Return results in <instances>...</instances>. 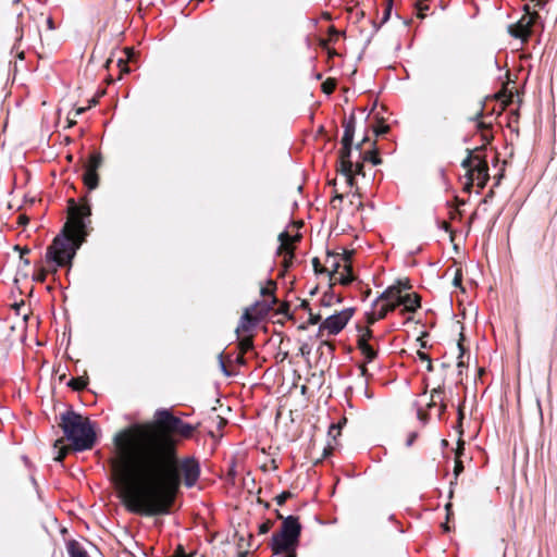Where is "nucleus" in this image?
<instances>
[{
    "label": "nucleus",
    "instance_id": "e2e57ef3",
    "mask_svg": "<svg viewBox=\"0 0 557 557\" xmlns=\"http://www.w3.org/2000/svg\"><path fill=\"white\" fill-rule=\"evenodd\" d=\"M462 419H463V411H462L461 407L459 406V408H458V421L460 422Z\"/></svg>",
    "mask_w": 557,
    "mask_h": 557
},
{
    "label": "nucleus",
    "instance_id": "7ed1b4c3",
    "mask_svg": "<svg viewBox=\"0 0 557 557\" xmlns=\"http://www.w3.org/2000/svg\"><path fill=\"white\" fill-rule=\"evenodd\" d=\"M90 214L91 210L88 203L78 206L74 199L69 200L70 219L47 248V262L54 263L55 267H64L72 262L76 250L87 235L85 219Z\"/></svg>",
    "mask_w": 557,
    "mask_h": 557
},
{
    "label": "nucleus",
    "instance_id": "c85d7f7f",
    "mask_svg": "<svg viewBox=\"0 0 557 557\" xmlns=\"http://www.w3.org/2000/svg\"><path fill=\"white\" fill-rule=\"evenodd\" d=\"M242 352H246L252 348V339L250 337L243 338L239 343Z\"/></svg>",
    "mask_w": 557,
    "mask_h": 557
},
{
    "label": "nucleus",
    "instance_id": "774afa93",
    "mask_svg": "<svg viewBox=\"0 0 557 557\" xmlns=\"http://www.w3.org/2000/svg\"><path fill=\"white\" fill-rule=\"evenodd\" d=\"M360 371H361V375H363V376L368 375V370H367V368L364 366L360 367Z\"/></svg>",
    "mask_w": 557,
    "mask_h": 557
},
{
    "label": "nucleus",
    "instance_id": "ea45409f",
    "mask_svg": "<svg viewBox=\"0 0 557 557\" xmlns=\"http://www.w3.org/2000/svg\"><path fill=\"white\" fill-rule=\"evenodd\" d=\"M341 433V425L339 424H332L329 430V435L333 436L334 438L336 435Z\"/></svg>",
    "mask_w": 557,
    "mask_h": 557
},
{
    "label": "nucleus",
    "instance_id": "69168bd1",
    "mask_svg": "<svg viewBox=\"0 0 557 557\" xmlns=\"http://www.w3.org/2000/svg\"><path fill=\"white\" fill-rule=\"evenodd\" d=\"M37 278H38V281L44 282V281H45V278H46V272H45V271H41Z\"/></svg>",
    "mask_w": 557,
    "mask_h": 557
},
{
    "label": "nucleus",
    "instance_id": "412c9836",
    "mask_svg": "<svg viewBox=\"0 0 557 557\" xmlns=\"http://www.w3.org/2000/svg\"><path fill=\"white\" fill-rule=\"evenodd\" d=\"M372 336V331L367 329L358 338V348L363 351L364 347H369L368 341Z\"/></svg>",
    "mask_w": 557,
    "mask_h": 557
},
{
    "label": "nucleus",
    "instance_id": "7c9ffc66",
    "mask_svg": "<svg viewBox=\"0 0 557 557\" xmlns=\"http://www.w3.org/2000/svg\"><path fill=\"white\" fill-rule=\"evenodd\" d=\"M478 128L482 132V138L488 143L492 139V135L487 133V126L483 122H479Z\"/></svg>",
    "mask_w": 557,
    "mask_h": 557
},
{
    "label": "nucleus",
    "instance_id": "f257e3e1",
    "mask_svg": "<svg viewBox=\"0 0 557 557\" xmlns=\"http://www.w3.org/2000/svg\"><path fill=\"white\" fill-rule=\"evenodd\" d=\"M183 420L172 416L163 429L135 424L114 436L111 471L123 505L143 516L168 515L182 483L193 487L200 475L194 457L180 459L175 434Z\"/></svg>",
    "mask_w": 557,
    "mask_h": 557
},
{
    "label": "nucleus",
    "instance_id": "e433bc0d",
    "mask_svg": "<svg viewBox=\"0 0 557 557\" xmlns=\"http://www.w3.org/2000/svg\"><path fill=\"white\" fill-rule=\"evenodd\" d=\"M322 88L324 92L331 94L335 89V82L326 81L325 83H323Z\"/></svg>",
    "mask_w": 557,
    "mask_h": 557
},
{
    "label": "nucleus",
    "instance_id": "f8f14e48",
    "mask_svg": "<svg viewBox=\"0 0 557 557\" xmlns=\"http://www.w3.org/2000/svg\"><path fill=\"white\" fill-rule=\"evenodd\" d=\"M344 126V135L342 141L352 143L355 128H356V117L354 114L349 116L348 120H345L343 123Z\"/></svg>",
    "mask_w": 557,
    "mask_h": 557
},
{
    "label": "nucleus",
    "instance_id": "603ef678",
    "mask_svg": "<svg viewBox=\"0 0 557 557\" xmlns=\"http://www.w3.org/2000/svg\"><path fill=\"white\" fill-rule=\"evenodd\" d=\"M363 174V164L362 163H357L356 164V169L354 170V174Z\"/></svg>",
    "mask_w": 557,
    "mask_h": 557
},
{
    "label": "nucleus",
    "instance_id": "c756f323",
    "mask_svg": "<svg viewBox=\"0 0 557 557\" xmlns=\"http://www.w3.org/2000/svg\"><path fill=\"white\" fill-rule=\"evenodd\" d=\"M252 320H253V318L251 317L249 311L246 310L240 319V325L237 327V332L239 331V329L247 330L246 322H250Z\"/></svg>",
    "mask_w": 557,
    "mask_h": 557
},
{
    "label": "nucleus",
    "instance_id": "de8ad7c7",
    "mask_svg": "<svg viewBox=\"0 0 557 557\" xmlns=\"http://www.w3.org/2000/svg\"><path fill=\"white\" fill-rule=\"evenodd\" d=\"M379 320H380V319L377 318V313H376V311H374V312H372V313H370V314L368 315V323H369V324H373V323H375V322H376V321H379Z\"/></svg>",
    "mask_w": 557,
    "mask_h": 557
},
{
    "label": "nucleus",
    "instance_id": "8fccbe9b",
    "mask_svg": "<svg viewBox=\"0 0 557 557\" xmlns=\"http://www.w3.org/2000/svg\"><path fill=\"white\" fill-rule=\"evenodd\" d=\"M29 252V249L25 248L23 250H21V260L22 262L25 264V265H29V260L24 258V255L25 253H28Z\"/></svg>",
    "mask_w": 557,
    "mask_h": 557
},
{
    "label": "nucleus",
    "instance_id": "052dcab7",
    "mask_svg": "<svg viewBox=\"0 0 557 557\" xmlns=\"http://www.w3.org/2000/svg\"><path fill=\"white\" fill-rule=\"evenodd\" d=\"M446 410V404L444 400L440 403V416Z\"/></svg>",
    "mask_w": 557,
    "mask_h": 557
},
{
    "label": "nucleus",
    "instance_id": "a878e982",
    "mask_svg": "<svg viewBox=\"0 0 557 557\" xmlns=\"http://www.w3.org/2000/svg\"><path fill=\"white\" fill-rule=\"evenodd\" d=\"M276 285L273 281H269L268 286L261 288L262 296H272V302L275 304L277 299L274 297L273 293Z\"/></svg>",
    "mask_w": 557,
    "mask_h": 557
},
{
    "label": "nucleus",
    "instance_id": "39448f33",
    "mask_svg": "<svg viewBox=\"0 0 557 557\" xmlns=\"http://www.w3.org/2000/svg\"><path fill=\"white\" fill-rule=\"evenodd\" d=\"M276 516L278 519H282L283 522L281 531L272 535L271 548L274 555L282 554V549L298 546L301 533V525L297 517H283L278 511H276Z\"/></svg>",
    "mask_w": 557,
    "mask_h": 557
},
{
    "label": "nucleus",
    "instance_id": "f3484780",
    "mask_svg": "<svg viewBox=\"0 0 557 557\" xmlns=\"http://www.w3.org/2000/svg\"><path fill=\"white\" fill-rule=\"evenodd\" d=\"M102 164V157L99 152L92 153L89 158L88 163L86 164V169L98 171V169Z\"/></svg>",
    "mask_w": 557,
    "mask_h": 557
},
{
    "label": "nucleus",
    "instance_id": "9d476101",
    "mask_svg": "<svg viewBox=\"0 0 557 557\" xmlns=\"http://www.w3.org/2000/svg\"><path fill=\"white\" fill-rule=\"evenodd\" d=\"M472 181L476 180L478 185L483 188L490 178L488 165L484 158L478 157L473 170L469 174Z\"/></svg>",
    "mask_w": 557,
    "mask_h": 557
},
{
    "label": "nucleus",
    "instance_id": "58836bf2",
    "mask_svg": "<svg viewBox=\"0 0 557 557\" xmlns=\"http://www.w3.org/2000/svg\"><path fill=\"white\" fill-rule=\"evenodd\" d=\"M350 205L356 206L357 209H361L363 207V203L360 200V196L356 194L351 196Z\"/></svg>",
    "mask_w": 557,
    "mask_h": 557
},
{
    "label": "nucleus",
    "instance_id": "1a4fd4ad",
    "mask_svg": "<svg viewBox=\"0 0 557 557\" xmlns=\"http://www.w3.org/2000/svg\"><path fill=\"white\" fill-rule=\"evenodd\" d=\"M410 286L408 285V283L403 284L400 282H398V284L396 285L389 286L375 299V301L373 302V307H379V304L382 300L388 304L394 302L396 304V307L399 306L403 297V289H407Z\"/></svg>",
    "mask_w": 557,
    "mask_h": 557
},
{
    "label": "nucleus",
    "instance_id": "37998d69",
    "mask_svg": "<svg viewBox=\"0 0 557 557\" xmlns=\"http://www.w3.org/2000/svg\"><path fill=\"white\" fill-rule=\"evenodd\" d=\"M189 557L188 555H186L185 550H184V547L182 545H178L175 549V554L173 557Z\"/></svg>",
    "mask_w": 557,
    "mask_h": 557
},
{
    "label": "nucleus",
    "instance_id": "6e6552de",
    "mask_svg": "<svg viewBox=\"0 0 557 557\" xmlns=\"http://www.w3.org/2000/svg\"><path fill=\"white\" fill-rule=\"evenodd\" d=\"M339 151V169L338 171L346 177L347 184L354 186V163L350 161L352 143L342 141Z\"/></svg>",
    "mask_w": 557,
    "mask_h": 557
},
{
    "label": "nucleus",
    "instance_id": "680f3d73",
    "mask_svg": "<svg viewBox=\"0 0 557 557\" xmlns=\"http://www.w3.org/2000/svg\"><path fill=\"white\" fill-rule=\"evenodd\" d=\"M426 370L429 372H432L433 371V363H432V359H430L428 362H426Z\"/></svg>",
    "mask_w": 557,
    "mask_h": 557
},
{
    "label": "nucleus",
    "instance_id": "f704fd0d",
    "mask_svg": "<svg viewBox=\"0 0 557 557\" xmlns=\"http://www.w3.org/2000/svg\"><path fill=\"white\" fill-rule=\"evenodd\" d=\"M273 525V522L271 520H267L265 522H263L262 524H260L259 527V533L260 534H265L268 533L271 528Z\"/></svg>",
    "mask_w": 557,
    "mask_h": 557
},
{
    "label": "nucleus",
    "instance_id": "c03bdc74",
    "mask_svg": "<svg viewBox=\"0 0 557 557\" xmlns=\"http://www.w3.org/2000/svg\"><path fill=\"white\" fill-rule=\"evenodd\" d=\"M463 470L462 462L457 460L454 469L455 476L457 478Z\"/></svg>",
    "mask_w": 557,
    "mask_h": 557
},
{
    "label": "nucleus",
    "instance_id": "79ce46f5",
    "mask_svg": "<svg viewBox=\"0 0 557 557\" xmlns=\"http://www.w3.org/2000/svg\"><path fill=\"white\" fill-rule=\"evenodd\" d=\"M296 547L297 546H293L292 548L282 549V553H286L285 557H297Z\"/></svg>",
    "mask_w": 557,
    "mask_h": 557
},
{
    "label": "nucleus",
    "instance_id": "2eb2a0df",
    "mask_svg": "<svg viewBox=\"0 0 557 557\" xmlns=\"http://www.w3.org/2000/svg\"><path fill=\"white\" fill-rule=\"evenodd\" d=\"M67 553L70 557H89L87 552L76 541L67 543Z\"/></svg>",
    "mask_w": 557,
    "mask_h": 557
},
{
    "label": "nucleus",
    "instance_id": "2f4dec72",
    "mask_svg": "<svg viewBox=\"0 0 557 557\" xmlns=\"http://www.w3.org/2000/svg\"><path fill=\"white\" fill-rule=\"evenodd\" d=\"M337 259V256H332V271H330V276L331 278H333V276L337 275V273L339 272L338 269L341 267V264L338 263V261L336 260Z\"/></svg>",
    "mask_w": 557,
    "mask_h": 557
},
{
    "label": "nucleus",
    "instance_id": "4be33fe9",
    "mask_svg": "<svg viewBox=\"0 0 557 557\" xmlns=\"http://www.w3.org/2000/svg\"><path fill=\"white\" fill-rule=\"evenodd\" d=\"M62 444H63V440H62V438L57 440V441L54 442V447H55V448H59V450H58V455L54 457V460H55V461H62V460L64 459L65 455H66V454H67V451H69V448H67V447H64Z\"/></svg>",
    "mask_w": 557,
    "mask_h": 557
},
{
    "label": "nucleus",
    "instance_id": "0e129e2a",
    "mask_svg": "<svg viewBox=\"0 0 557 557\" xmlns=\"http://www.w3.org/2000/svg\"><path fill=\"white\" fill-rule=\"evenodd\" d=\"M300 352H301L302 355L308 354V352H309L308 346H307V345L301 346V347H300Z\"/></svg>",
    "mask_w": 557,
    "mask_h": 557
},
{
    "label": "nucleus",
    "instance_id": "9b49d317",
    "mask_svg": "<svg viewBox=\"0 0 557 557\" xmlns=\"http://www.w3.org/2000/svg\"><path fill=\"white\" fill-rule=\"evenodd\" d=\"M400 305L404 306L403 312H414L420 307V297L417 294H406L401 297Z\"/></svg>",
    "mask_w": 557,
    "mask_h": 557
},
{
    "label": "nucleus",
    "instance_id": "a19ab883",
    "mask_svg": "<svg viewBox=\"0 0 557 557\" xmlns=\"http://www.w3.org/2000/svg\"><path fill=\"white\" fill-rule=\"evenodd\" d=\"M320 321H321V315L320 314H315L312 311L309 312V320H308V322L310 324L314 325V324H318Z\"/></svg>",
    "mask_w": 557,
    "mask_h": 557
},
{
    "label": "nucleus",
    "instance_id": "a18cd8bd",
    "mask_svg": "<svg viewBox=\"0 0 557 557\" xmlns=\"http://www.w3.org/2000/svg\"><path fill=\"white\" fill-rule=\"evenodd\" d=\"M418 437V433L417 432H411L407 438V446L410 447L413 442L416 441V438Z\"/></svg>",
    "mask_w": 557,
    "mask_h": 557
},
{
    "label": "nucleus",
    "instance_id": "473e14b6",
    "mask_svg": "<svg viewBox=\"0 0 557 557\" xmlns=\"http://www.w3.org/2000/svg\"><path fill=\"white\" fill-rule=\"evenodd\" d=\"M290 497H292V493L286 491V492H283L280 495H277L275 497V500L278 506H282Z\"/></svg>",
    "mask_w": 557,
    "mask_h": 557
},
{
    "label": "nucleus",
    "instance_id": "6e6d98bb",
    "mask_svg": "<svg viewBox=\"0 0 557 557\" xmlns=\"http://www.w3.org/2000/svg\"><path fill=\"white\" fill-rule=\"evenodd\" d=\"M335 200H338L341 202L343 200V195H336L333 197V199L331 200V203L334 208L336 207Z\"/></svg>",
    "mask_w": 557,
    "mask_h": 557
},
{
    "label": "nucleus",
    "instance_id": "5fc2aeb1",
    "mask_svg": "<svg viewBox=\"0 0 557 557\" xmlns=\"http://www.w3.org/2000/svg\"><path fill=\"white\" fill-rule=\"evenodd\" d=\"M366 141H368V136H364V137H363V139H362L359 144H357V145H356V149H357V150H359V151H361V150H362V147H363V144H364Z\"/></svg>",
    "mask_w": 557,
    "mask_h": 557
},
{
    "label": "nucleus",
    "instance_id": "423d86ee",
    "mask_svg": "<svg viewBox=\"0 0 557 557\" xmlns=\"http://www.w3.org/2000/svg\"><path fill=\"white\" fill-rule=\"evenodd\" d=\"M354 309L347 308L339 312H336L327 317L319 327V334L322 335L324 331H327L331 335L338 334L352 318Z\"/></svg>",
    "mask_w": 557,
    "mask_h": 557
},
{
    "label": "nucleus",
    "instance_id": "09e8293b",
    "mask_svg": "<svg viewBox=\"0 0 557 557\" xmlns=\"http://www.w3.org/2000/svg\"><path fill=\"white\" fill-rule=\"evenodd\" d=\"M417 355H418V357H419V359H420L421 361H425V362H428V361L431 359V357H430L428 354H425V352H423V351H421V350H419V351L417 352Z\"/></svg>",
    "mask_w": 557,
    "mask_h": 557
},
{
    "label": "nucleus",
    "instance_id": "6ab92c4d",
    "mask_svg": "<svg viewBox=\"0 0 557 557\" xmlns=\"http://www.w3.org/2000/svg\"><path fill=\"white\" fill-rule=\"evenodd\" d=\"M480 157L479 154H472L471 151H469L467 158L461 162V166L468 171L470 174L471 171L474 168V164L476 163V158Z\"/></svg>",
    "mask_w": 557,
    "mask_h": 557
},
{
    "label": "nucleus",
    "instance_id": "13d9d810",
    "mask_svg": "<svg viewBox=\"0 0 557 557\" xmlns=\"http://www.w3.org/2000/svg\"><path fill=\"white\" fill-rule=\"evenodd\" d=\"M28 222V218L26 215H20L18 216V223L20 224H26Z\"/></svg>",
    "mask_w": 557,
    "mask_h": 557
},
{
    "label": "nucleus",
    "instance_id": "4468645a",
    "mask_svg": "<svg viewBox=\"0 0 557 557\" xmlns=\"http://www.w3.org/2000/svg\"><path fill=\"white\" fill-rule=\"evenodd\" d=\"M332 280L337 281L342 285H348L354 280L351 274V267L349 264H345L343 271L338 272L337 275L333 276Z\"/></svg>",
    "mask_w": 557,
    "mask_h": 557
},
{
    "label": "nucleus",
    "instance_id": "b1692460",
    "mask_svg": "<svg viewBox=\"0 0 557 557\" xmlns=\"http://www.w3.org/2000/svg\"><path fill=\"white\" fill-rule=\"evenodd\" d=\"M395 309H396V304H394V302H391V304L386 302V304L382 305L376 310L377 318L379 319H384L389 311H393Z\"/></svg>",
    "mask_w": 557,
    "mask_h": 557
},
{
    "label": "nucleus",
    "instance_id": "72a5a7b5",
    "mask_svg": "<svg viewBox=\"0 0 557 557\" xmlns=\"http://www.w3.org/2000/svg\"><path fill=\"white\" fill-rule=\"evenodd\" d=\"M334 297L335 296L333 294L325 293L323 295V297L321 298V305L325 306V307L331 306L332 302H333Z\"/></svg>",
    "mask_w": 557,
    "mask_h": 557
},
{
    "label": "nucleus",
    "instance_id": "bb28decb",
    "mask_svg": "<svg viewBox=\"0 0 557 557\" xmlns=\"http://www.w3.org/2000/svg\"><path fill=\"white\" fill-rule=\"evenodd\" d=\"M366 161H370L372 164L377 165L382 162L381 158L376 154V152H366L364 158Z\"/></svg>",
    "mask_w": 557,
    "mask_h": 557
},
{
    "label": "nucleus",
    "instance_id": "338daca9",
    "mask_svg": "<svg viewBox=\"0 0 557 557\" xmlns=\"http://www.w3.org/2000/svg\"><path fill=\"white\" fill-rule=\"evenodd\" d=\"M236 361H237L238 363H240V364H244V363H245V359H244V357H243V354H242V355H239V356H237Z\"/></svg>",
    "mask_w": 557,
    "mask_h": 557
},
{
    "label": "nucleus",
    "instance_id": "4c0bfd02",
    "mask_svg": "<svg viewBox=\"0 0 557 557\" xmlns=\"http://www.w3.org/2000/svg\"><path fill=\"white\" fill-rule=\"evenodd\" d=\"M389 131V126L388 125H379L376 127H374V133H375V136H381V135H384L386 134L387 132Z\"/></svg>",
    "mask_w": 557,
    "mask_h": 557
},
{
    "label": "nucleus",
    "instance_id": "0eeeda50",
    "mask_svg": "<svg viewBox=\"0 0 557 557\" xmlns=\"http://www.w3.org/2000/svg\"><path fill=\"white\" fill-rule=\"evenodd\" d=\"M527 14H524L516 24L509 26L508 30L511 36L522 40H527L531 34V28L535 21L539 18L536 12L531 13L529 7H525Z\"/></svg>",
    "mask_w": 557,
    "mask_h": 557
},
{
    "label": "nucleus",
    "instance_id": "393cba45",
    "mask_svg": "<svg viewBox=\"0 0 557 557\" xmlns=\"http://www.w3.org/2000/svg\"><path fill=\"white\" fill-rule=\"evenodd\" d=\"M69 385L75 391H82L87 385V379H85L83 376L72 379L71 382L69 383Z\"/></svg>",
    "mask_w": 557,
    "mask_h": 557
},
{
    "label": "nucleus",
    "instance_id": "864d4df0",
    "mask_svg": "<svg viewBox=\"0 0 557 557\" xmlns=\"http://www.w3.org/2000/svg\"><path fill=\"white\" fill-rule=\"evenodd\" d=\"M460 336H461V337H460V339H459V342H458V348H459V350H460V356H459V358H461V357H462V355H463V352H465V347H463V346H462V344H461V339L463 338V335H462V334H460Z\"/></svg>",
    "mask_w": 557,
    "mask_h": 557
},
{
    "label": "nucleus",
    "instance_id": "3c124183",
    "mask_svg": "<svg viewBox=\"0 0 557 557\" xmlns=\"http://www.w3.org/2000/svg\"><path fill=\"white\" fill-rule=\"evenodd\" d=\"M119 66L121 67L122 72H128V66L126 65V62L123 59L119 60Z\"/></svg>",
    "mask_w": 557,
    "mask_h": 557
},
{
    "label": "nucleus",
    "instance_id": "4d7b16f0",
    "mask_svg": "<svg viewBox=\"0 0 557 557\" xmlns=\"http://www.w3.org/2000/svg\"><path fill=\"white\" fill-rule=\"evenodd\" d=\"M220 359H222V355H220ZM220 364H221V369L222 371L226 374V375H230V372L227 371L223 360H220Z\"/></svg>",
    "mask_w": 557,
    "mask_h": 557
},
{
    "label": "nucleus",
    "instance_id": "20e7f679",
    "mask_svg": "<svg viewBox=\"0 0 557 557\" xmlns=\"http://www.w3.org/2000/svg\"><path fill=\"white\" fill-rule=\"evenodd\" d=\"M59 425L74 450L82 451L94 446L96 434L87 418L73 410H66L60 414Z\"/></svg>",
    "mask_w": 557,
    "mask_h": 557
},
{
    "label": "nucleus",
    "instance_id": "49530a36",
    "mask_svg": "<svg viewBox=\"0 0 557 557\" xmlns=\"http://www.w3.org/2000/svg\"><path fill=\"white\" fill-rule=\"evenodd\" d=\"M391 10H392V0H389L388 5H387V8H386V10L384 12V16H383L382 23H385L388 20L389 14H391Z\"/></svg>",
    "mask_w": 557,
    "mask_h": 557
},
{
    "label": "nucleus",
    "instance_id": "cd10ccee",
    "mask_svg": "<svg viewBox=\"0 0 557 557\" xmlns=\"http://www.w3.org/2000/svg\"><path fill=\"white\" fill-rule=\"evenodd\" d=\"M361 352L368 362H371L376 357V351L371 346L364 347V350Z\"/></svg>",
    "mask_w": 557,
    "mask_h": 557
},
{
    "label": "nucleus",
    "instance_id": "f03ea898",
    "mask_svg": "<svg viewBox=\"0 0 557 557\" xmlns=\"http://www.w3.org/2000/svg\"><path fill=\"white\" fill-rule=\"evenodd\" d=\"M183 420L172 416L163 429L135 424L114 436L111 471L123 505L143 516L168 515L182 483L193 487L200 475L194 457L180 459L175 434Z\"/></svg>",
    "mask_w": 557,
    "mask_h": 557
},
{
    "label": "nucleus",
    "instance_id": "5701e85b",
    "mask_svg": "<svg viewBox=\"0 0 557 557\" xmlns=\"http://www.w3.org/2000/svg\"><path fill=\"white\" fill-rule=\"evenodd\" d=\"M443 394H444L443 387L440 386L437 388H434L431 394V403L429 404V407L435 406L437 404V401L442 403Z\"/></svg>",
    "mask_w": 557,
    "mask_h": 557
},
{
    "label": "nucleus",
    "instance_id": "c9c22d12",
    "mask_svg": "<svg viewBox=\"0 0 557 557\" xmlns=\"http://www.w3.org/2000/svg\"><path fill=\"white\" fill-rule=\"evenodd\" d=\"M312 265H313L315 273H323V272L329 271L327 269H325L321 265L320 260L318 258H313Z\"/></svg>",
    "mask_w": 557,
    "mask_h": 557
},
{
    "label": "nucleus",
    "instance_id": "bf43d9fd",
    "mask_svg": "<svg viewBox=\"0 0 557 557\" xmlns=\"http://www.w3.org/2000/svg\"><path fill=\"white\" fill-rule=\"evenodd\" d=\"M301 308H304V309H305V310H307L308 312H310V311H311L310 306H309V302H308L307 300H304V301L301 302Z\"/></svg>",
    "mask_w": 557,
    "mask_h": 557
},
{
    "label": "nucleus",
    "instance_id": "a211bd4d",
    "mask_svg": "<svg viewBox=\"0 0 557 557\" xmlns=\"http://www.w3.org/2000/svg\"><path fill=\"white\" fill-rule=\"evenodd\" d=\"M195 430H196V426L182 421V423L178 426V430L175 434H178L185 438H188L191 436V434L194 433Z\"/></svg>",
    "mask_w": 557,
    "mask_h": 557
},
{
    "label": "nucleus",
    "instance_id": "dca6fc26",
    "mask_svg": "<svg viewBox=\"0 0 557 557\" xmlns=\"http://www.w3.org/2000/svg\"><path fill=\"white\" fill-rule=\"evenodd\" d=\"M278 239L281 242L280 250H286L289 258L293 257V250L289 247V243L292 240V236L287 232H283L280 234Z\"/></svg>",
    "mask_w": 557,
    "mask_h": 557
},
{
    "label": "nucleus",
    "instance_id": "aec40b11",
    "mask_svg": "<svg viewBox=\"0 0 557 557\" xmlns=\"http://www.w3.org/2000/svg\"><path fill=\"white\" fill-rule=\"evenodd\" d=\"M172 416L173 414L166 409H160L156 412V418H157L159 424L162 426V429L165 426V424L169 422V419Z\"/></svg>",
    "mask_w": 557,
    "mask_h": 557
},
{
    "label": "nucleus",
    "instance_id": "ddd939ff",
    "mask_svg": "<svg viewBox=\"0 0 557 557\" xmlns=\"http://www.w3.org/2000/svg\"><path fill=\"white\" fill-rule=\"evenodd\" d=\"M84 184L88 187V189H96L99 185V175L96 171L86 169L84 176Z\"/></svg>",
    "mask_w": 557,
    "mask_h": 557
}]
</instances>
